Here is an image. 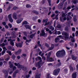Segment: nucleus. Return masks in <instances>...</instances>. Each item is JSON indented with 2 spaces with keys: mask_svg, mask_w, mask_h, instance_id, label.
I'll list each match as a JSON object with an SVG mask.
<instances>
[{
  "mask_svg": "<svg viewBox=\"0 0 78 78\" xmlns=\"http://www.w3.org/2000/svg\"><path fill=\"white\" fill-rule=\"evenodd\" d=\"M56 55L58 58H61L66 55V52L64 50L58 51L56 53Z\"/></svg>",
  "mask_w": 78,
  "mask_h": 78,
  "instance_id": "1",
  "label": "nucleus"
},
{
  "mask_svg": "<svg viewBox=\"0 0 78 78\" xmlns=\"http://www.w3.org/2000/svg\"><path fill=\"white\" fill-rule=\"evenodd\" d=\"M71 14H72V12H68L67 14H66V16H67V18H66V17H64L63 19V20H66V19H67V20L68 21L70 19H72V17H71L70 16Z\"/></svg>",
  "mask_w": 78,
  "mask_h": 78,
  "instance_id": "2",
  "label": "nucleus"
},
{
  "mask_svg": "<svg viewBox=\"0 0 78 78\" xmlns=\"http://www.w3.org/2000/svg\"><path fill=\"white\" fill-rule=\"evenodd\" d=\"M38 60H40V61L36 63V67H38V68H40L41 67V64L42 63V58L40 57H38Z\"/></svg>",
  "mask_w": 78,
  "mask_h": 78,
  "instance_id": "3",
  "label": "nucleus"
},
{
  "mask_svg": "<svg viewBox=\"0 0 78 78\" xmlns=\"http://www.w3.org/2000/svg\"><path fill=\"white\" fill-rule=\"evenodd\" d=\"M59 72H60V69H55L54 70L53 72V74L54 75H58L59 73Z\"/></svg>",
  "mask_w": 78,
  "mask_h": 78,
  "instance_id": "4",
  "label": "nucleus"
},
{
  "mask_svg": "<svg viewBox=\"0 0 78 78\" xmlns=\"http://www.w3.org/2000/svg\"><path fill=\"white\" fill-rule=\"evenodd\" d=\"M62 34L63 35H64V36H65L64 37L65 39H69V35L67 32H63Z\"/></svg>",
  "mask_w": 78,
  "mask_h": 78,
  "instance_id": "5",
  "label": "nucleus"
},
{
  "mask_svg": "<svg viewBox=\"0 0 78 78\" xmlns=\"http://www.w3.org/2000/svg\"><path fill=\"white\" fill-rule=\"evenodd\" d=\"M12 16V14H9L8 16V18L9 22L11 23H12V22H13V20L12 19V16Z\"/></svg>",
  "mask_w": 78,
  "mask_h": 78,
  "instance_id": "6",
  "label": "nucleus"
},
{
  "mask_svg": "<svg viewBox=\"0 0 78 78\" xmlns=\"http://www.w3.org/2000/svg\"><path fill=\"white\" fill-rule=\"evenodd\" d=\"M17 66L18 68H21L23 70H26V68H25V67L22 65H20L19 63V64Z\"/></svg>",
  "mask_w": 78,
  "mask_h": 78,
  "instance_id": "7",
  "label": "nucleus"
},
{
  "mask_svg": "<svg viewBox=\"0 0 78 78\" xmlns=\"http://www.w3.org/2000/svg\"><path fill=\"white\" fill-rule=\"evenodd\" d=\"M3 73L5 74V78H7L8 76V72L7 70H3Z\"/></svg>",
  "mask_w": 78,
  "mask_h": 78,
  "instance_id": "8",
  "label": "nucleus"
},
{
  "mask_svg": "<svg viewBox=\"0 0 78 78\" xmlns=\"http://www.w3.org/2000/svg\"><path fill=\"white\" fill-rule=\"evenodd\" d=\"M63 5H64V2H62L60 3L59 4L58 6V8L59 9H61V8H62L63 7Z\"/></svg>",
  "mask_w": 78,
  "mask_h": 78,
  "instance_id": "9",
  "label": "nucleus"
},
{
  "mask_svg": "<svg viewBox=\"0 0 78 78\" xmlns=\"http://www.w3.org/2000/svg\"><path fill=\"white\" fill-rule=\"evenodd\" d=\"M23 20V18H21L20 19L16 20V23L18 24L22 22V21Z\"/></svg>",
  "mask_w": 78,
  "mask_h": 78,
  "instance_id": "10",
  "label": "nucleus"
},
{
  "mask_svg": "<svg viewBox=\"0 0 78 78\" xmlns=\"http://www.w3.org/2000/svg\"><path fill=\"white\" fill-rule=\"evenodd\" d=\"M69 39H71L70 41L72 42H75V38L72 37L71 35L70 36Z\"/></svg>",
  "mask_w": 78,
  "mask_h": 78,
  "instance_id": "11",
  "label": "nucleus"
},
{
  "mask_svg": "<svg viewBox=\"0 0 78 78\" xmlns=\"http://www.w3.org/2000/svg\"><path fill=\"white\" fill-rule=\"evenodd\" d=\"M40 36H44L45 35V33L44 32V30H41V33H40Z\"/></svg>",
  "mask_w": 78,
  "mask_h": 78,
  "instance_id": "12",
  "label": "nucleus"
},
{
  "mask_svg": "<svg viewBox=\"0 0 78 78\" xmlns=\"http://www.w3.org/2000/svg\"><path fill=\"white\" fill-rule=\"evenodd\" d=\"M3 50H3L2 52V55H4V54L5 53V52H6V50H7V48H6V47H3Z\"/></svg>",
  "mask_w": 78,
  "mask_h": 78,
  "instance_id": "13",
  "label": "nucleus"
},
{
  "mask_svg": "<svg viewBox=\"0 0 78 78\" xmlns=\"http://www.w3.org/2000/svg\"><path fill=\"white\" fill-rule=\"evenodd\" d=\"M47 60L49 62H52L54 61V60L52 58H47Z\"/></svg>",
  "mask_w": 78,
  "mask_h": 78,
  "instance_id": "14",
  "label": "nucleus"
},
{
  "mask_svg": "<svg viewBox=\"0 0 78 78\" xmlns=\"http://www.w3.org/2000/svg\"><path fill=\"white\" fill-rule=\"evenodd\" d=\"M13 17L15 19V20H16V19H17V14L16 12H14L13 13Z\"/></svg>",
  "mask_w": 78,
  "mask_h": 78,
  "instance_id": "15",
  "label": "nucleus"
},
{
  "mask_svg": "<svg viewBox=\"0 0 78 78\" xmlns=\"http://www.w3.org/2000/svg\"><path fill=\"white\" fill-rule=\"evenodd\" d=\"M71 57L73 60H74V61L76 60V59L78 58L77 56H74L73 55H71Z\"/></svg>",
  "mask_w": 78,
  "mask_h": 78,
  "instance_id": "16",
  "label": "nucleus"
},
{
  "mask_svg": "<svg viewBox=\"0 0 78 78\" xmlns=\"http://www.w3.org/2000/svg\"><path fill=\"white\" fill-rule=\"evenodd\" d=\"M36 33H35L34 34H32L30 36H28V37L29 39H33V37L35 36V34H36Z\"/></svg>",
  "mask_w": 78,
  "mask_h": 78,
  "instance_id": "17",
  "label": "nucleus"
},
{
  "mask_svg": "<svg viewBox=\"0 0 78 78\" xmlns=\"http://www.w3.org/2000/svg\"><path fill=\"white\" fill-rule=\"evenodd\" d=\"M22 51V50L21 49H19L17 52H15V55H18L20 54L21 53V52Z\"/></svg>",
  "mask_w": 78,
  "mask_h": 78,
  "instance_id": "18",
  "label": "nucleus"
},
{
  "mask_svg": "<svg viewBox=\"0 0 78 78\" xmlns=\"http://www.w3.org/2000/svg\"><path fill=\"white\" fill-rule=\"evenodd\" d=\"M72 78H76V72L74 73L72 75Z\"/></svg>",
  "mask_w": 78,
  "mask_h": 78,
  "instance_id": "19",
  "label": "nucleus"
},
{
  "mask_svg": "<svg viewBox=\"0 0 78 78\" xmlns=\"http://www.w3.org/2000/svg\"><path fill=\"white\" fill-rule=\"evenodd\" d=\"M24 27H25L26 29H29V30H31V27H30V26L29 25H24Z\"/></svg>",
  "mask_w": 78,
  "mask_h": 78,
  "instance_id": "20",
  "label": "nucleus"
},
{
  "mask_svg": "<svg viewBox=\"0 0 78 78\" xmlns=\"http://www.w3.org/2000/svg\"><path fill=\"white\" fill-rule=\"evenodd\" d=\"M9 62L10 68H12V67H13V64H12V62H11L10 61Z\"/></svg>",
  "mask_w": 78,
  "mask_h": 78,
  "instance_id": "21",
  "label": "nucleus"
},
{
  "mask_svg": "<svg viewBox=\"0 0 78 78\" xmlns=\"http://www.w3.org/2000/svg\"><path fill=\"white\" fill-rule=\"evenodd\" d=\"M35 78H41V74L38 73L37 74H36Z\"/></svg>",
  "mask_w": 78,
  "mask_h": 78,
  "instance_id": "22",
  "label": "nucleus"
},
{
  "mask_svg": "<svg viewBox=\"0 0 78 78\" xmlns=\"http://www.w3.org/2000/svg\"><path fill=\"white\" fill-rule=\"evenodd\" d=\"M55 42L57 43V42L59 41V38L58 37L55 38Z\"/></svg>",
  "mask_w": 78,
  "mask_h": 78,
  "instance_id": "23",
  "label": "nucleus"
},
{
  "mask_svg": "<svg viewBox=\"0 0 78 78\" xmlns=\"http://www.w3.org/2000/svg\"><path fill=\"white\" fill-rule=\"evenodd\" d=\"M54 47H55L54 44H52L51 47L49 48L48 50H51L53 48H54Z\"/></svg>",
  "mask_w": 78,
  "mask_h": 78,
  "instance_id": "24",
  "label": "nucleus"
},
{
  "mask_svg": "<svg viewBox=\"0 0 78 78\" xmlns=\"http://www.w3.org/2000/svg\"><path fill=\"white\" fill-rule=\"evenodd\" d=\"M60 60H58V63L57 65L58 66H60L61 65V63L60 62Z\"/></svg>",
  "mask_w": 78,
  "mask_h": 78,
  "instance_id": "25",
  "label": "nucleus"
},
{
  "mask_svg": "<svg viewBox=\"0 0 78 78\" xmlns=\"http://www.w3.org/2000/svg\"><path fill=\"white\" fill-rule=\"evenodd\" d=\"M73 20L74 22H76L77 20V19H76V16H74L73 17Z\"/></svg>",
  "mask_w": 78,
  "mask_h": 78,
  "instance_id": "26",
  "label": "nucleus"
},
{
  "mask_svg": "<svg viewBox=\"0 0 78 78\" xmlns=\"http://www.w3.org/2000/svg\"><path fill=\"white\" fill-rule=\"evenodd\" d=\"M10 44L12 46H14V43L13 41H12V40H11L10 42Z\"/></svg>",
  "mask_w": 78,
  "mask_h": 78,
  "instance_id": "27",
  "label": "nucleus"
},
{
  "mask_svg": "<svg viewBox=\"0 0 78 78\" xmlns=\"http://www.w3.org/2000/svg\"><path fill=\"white\" fill-rule=\"evenodd\" d=\"M69 69H70V72H73V67L72 66H69Z\"/></svg>",
  "mask_w": 78,
  "mask_h": 78,
  "instance_id": "28",
  "label": "nucleus"
},
{
  "mask_svg": "<svg viewBox=\"0 0 78 78\" xmlns=\"http://www.w3.org/2000/svg\"><path fill=\"white\" fill-rule=\"evenodd\" d=\"M65 30L66 31H69V27H66L65 29Z\"/></svg>",
  "mask_w": 78,
  "mask_h": 78,
  "instance_id": "29",
  "label": "nucleus"
},
{
  "mask_svg": "<svg viewBox=\"0 0 78 78\" xmlns=\"http://www.w3.org/2000/svg\"><path fill=\"white\" fill-rule=\"evenodd\" d=\"M59 16V14H58L56 15L55 16V18H53V19H56V20H58V16Z\"/></svg>",
  "mask_w": 78,
  "mask_h": 78,
  "instance_id": "30",
  "label": "nucleus"
},
{
  "mask_svg": "<svg viewBox=\"0 0 78 78\" xmlns=\"http://www.w3.org/2000/svg\"><path fill=\"white\" fill-rule=\"evenodd\" d=\"M32 12H33V13H35L36 14H38L39 13L38 12H37V11H36V10H34L32 11Z\"/></svg>",
  "mask_w": 78,
  "mask_h": 78,
  "instance_id": "31",
  "label": "nucleus"
},
{
  "mask_svg": "<svg viewBox=\"0 0 78 78\" xmlns=\"http://www.w3.org/2000/svg\"><path fill=\"white\" fill-rule=\"evenodd\" d=\"M26 8H31L32 6L31 5H30L29 4H27L26 5Z\"/></svg>",
  "mask_w": 78,
  "mask_h": 78,
  "instance_id": "32",
  "label": "nucleus"
},
{
  "mask_svg": "<svg viewBox=\"0 0 78 78\" xmlns=\"http://www.w3.org/2000/svg\"><path fill=\"white\" fill-rule=\"evenodd\" d=\"M6 53H9V55L10 56H11V55H12L11 51H6Z\"/></svg>",
  "mask_w": 78,
  "mask_h": 78,
  "instance_id": "33",
  "label": "nucleus"
},
{
  "mask_svg": "<svg viewBox=\"0 0 78 78\" xmlns=\"http://www.w3.org/2000/svg\"><path fill=\"white\" fill-rule=\"evenodd\" d=\"M49 29L50 30H51V31H53V30H55V28L53 27V26H50L49 27Z\"/></svg>",
  "mask_w": 78,
  "mask_h": 78,
  "instance_id": "34",
  "label": "nucleus"
},
{
  "mask_svg": "<svg viewBox=\"0 0 78 78\" xmlns=\"http://www.w3.org/2000/svg\"><path fill=\"white\" fill-rule=\"evenodd\" d=\"M48 19H46L45 20H43V23H46L47 22V21H48Z\"/></svg>",
  "mask_w": 78,
  "mask_h": 78,
  "instance_id": "35",
  "label": "nucleus"
},
{
  "mask_svg": "<svg viewBox=\"0 0 78 78\" xmlns=\"http://www.w3.org/2000/svg\"><path fill=\"white\" fill-rule=\"evenodd\" d=\"M12 58L13 59V60H15V59H16V56H15L14 55H13L12 56Z\"/></svg>",
  "mask_w": 78,
  "mask_h": 78,
  "instance_id": "36",
  "label": "nucleus"
},
{
  "mask_svg": "<svg viewBox=\"0 0 78 78\" xmlns=\"http://www.w3.org/2000/svg\"><path fill=\"white\" fill-rule=\"evenodd\" d=\"M72 3H73L74 4H76V0H72L71 1Z\"/></svg>",
  "mask_w": 78,
  "mask_h": 78,
  "instance_id": "37",
  "label": "nucleus"
},
{
  "mask_svg": "<svg viewBox=\"0 0 78 78\" xmlns=\"http://www.w3.org/2000/svg\"><path fill=\"white\" fill-rule=\"evenodd\" d=\"M41 42H40V41H38L37 44V45L38 46V47H41V44H40V43Z\"/></svg>",
  "mask_w": 78,
  "mask_h": 78,
  "instance_id": "38",
  "label": "nucleus"
},
{
  "mask_svg": "<svg viewBox=\"0 0 78 78\" xmlns=\"http://www.w3.org/2000/svg\"><path fill=\"white\" fill-rule=\"evenodd\" d=\"M47 1L49 3V6H51V0H47Z\"/></svg>",
  "mask_w": 78,
  "mask_h": 78,
  "instance_id": "39",
  "label": "nucleus"
},
{
  "mask_svg": "<svg viewBox=\"0 0 78 78\" xmlns=\"http://www.w3.org/2000/svg\"><path fill=\"white\" fill-rule=\"evenodd\" d=\"M23 34H24V35L25 36H27V33L26 31H24L23 32Z\"/></svg>",
  "mask_w": 78,
  "mask_h": 78,
  "instance_id": "40",
  "label": "nucleus"
},
{
  "mask_svg": "<svg viewBox=\"0 0 78 78\" xmlns=\"http://www.w3.org/2000/svg\"><path fill=\"white\" fill-rule=\"evenodd\" d=\"M65 15L66 14L65 13H64V12H62V17H64Z\"/></svg>",
  "mask_w": 78,
  "mask_h": 78,
  "instance_id": "41",
  "label": "nucleus"
},
{
  "mask_svg": "<svg viewBox=\"0 0 78 78\" xmlns=\"http://www.w3.org/2000/svg\"><path fill=\"white\" fill-rule=\"evenodd\" d=\"M30 41H31V39H30L29 40H26V42H28V43H30Z\"/></svg>",
  "mask_w": 78,
  "mask_h": 78,
  "instance_id": "42",
  "label": "nucleus"
},
{
  "mask_svg": "<svg viewBox=\"0 0 78 78\" xmlns=\"http://www.w3.org/2000/svg\"><path fill=\"white\" fill-rule=\"evenodd\" d=\"M23 25H25V24H28V22L27 21H25L23 23Z\"/></svg>",
  "mask_w": 78,
  "mask_h": 78,
  "instance_id": "43",
  "label": "nucleus"
},
{
  "mask_svg": "<svg viewBox=\"0 0 78 78\" xmlns=\"http://www.w3.org/2000/svg\"><path fill=\"white\" fill-rule=\"evenodd\" d=\"M50 24V22H46L44 24V26H47V25H48Z\"/></svg>",
  "mask_w": 78,
  "mask_h": 78,
  "instance_id": "44",
  "label": "nucleus"
},
{
  "mask_svg": "<svg viewBox=\"0 0 78 78\" xmlns=\"http://www.w3.org/2000/svg\"><path fill=\"white\" fill-rule=\"evenodd\" d=\"M45 46L47 47L48 48H49L50 46H49V45H48V44L46 43L45 44Z\"/></svg>",
  "mask_w": 78,
  "mask_h": 78,
  "instance_id": "45",
  "label": "nucleus"
},
{
  "mask_svg": "<svg viewBox=\"0 0 78 78\" xmlns=\"http://www.w3.org/2000/svg\"><path fill=\"white\" fill-rule=\"evenodd\" d=\"M53 33H55V34H58L57 31L56 30H55L53 31Z\"/></svg>",
  "mask_w": 78,
  "mask_h": 78,
  "instance_id": "46",
  "label": "nucleus"
},
{
  "mask_svg": "<svg viewBox=\"0 0 78 78\" xmlns=\"http://www.w3.org/2000/svg\"><path fill=\"white\" fill-rule=\"evenodd\" d=\"M50 55H51V52H49L48 55L47 56V58H49L50 56Z\"/></svg>",
  "mask_w": 78,
  "mask_h": 78,
  "instance_id": "47",
  "label": "nucleus"
},
{
  "mask_svg": "<svg viewBox=\"0 0 78 78\" xmlns=\"http://www.w3.org/2000/svg\"><path fill=\"white\" fill-rule=\"evenodd\" d=\"M1 46L2 47H5V44L4 43H3L1 44Z\"/></svg>",
  "mask_w": 78,
  "mask_h": 78,
  "instance_id": "48",
  "label": "nucleus"
},
{
  "mask_svg": "<svg viewBox=\"0 0 78 78\" xmlns=\"http://www.w3.org/2000/svg\"><path fill=\"white\" fill-rule=\"evenodd\" d=\"M69 44H70V46H73V43H72V42H71Z\"/></svg>",
  "mask_w": 78,
  "mask_h": 78,
  "instance_id": "49",
  "label": "nucleus"
},
{
  "mask_svg": "<svg viewBox=\"0 0 78 78\" xmlns=\"http://www.w3.org/2000/svg\"><path fill=\"white\" fill-rule=\"evenodd\" d=\"M16 73H14L13 75V78H15V77H16Z\"/></svg>",
  "mask_w": 78,
  "mask_h": 78,
  "instance_id": "50",
  "label": "nucleus"
},
{
  "mask_svg": "<svg viewBox=\"0 0 78 78\" xmlns=\"http://www.w3.org/2000/svg\"><path fill=\"white\" fill-rule=\"evenodd\" d=\"M13 70H11L10 71V72H9V73L10 74V75H11V74H12V73H13Z\"/></svg>",
  "mask_w": 78,
  "mask_h": 78,
  "instance_id": "51",
  "label": "nucleus"
},
{
  "mask_svg": "<svg viewBox=\"0 0 78 78\" xmlns=\"http://www.w3.org/2000/svg\"><path fill=\"white\" fill-rule=\"evenodd\" d=\"M18 9V8L16 6H15L13 7V9L14 10H16V9Z\"/></svg>",
  "mask_w": 78,
  "mask_h": 78,
  "instance_id": "52",
  "label": "nucleus"
},
{
  "mask_svg": "<svg viewBox=\"0 0 78 78\" xmlns=\"http://www.w3.org/2000/svg\"><path fill=\"white\" fill-rule=\"evenodd\" d=\"M46 78H50V74H48V75L46 76Z\"/></svg>",
  "mask_w": 78,
  "mask_h": 78,
  "instance_id": "53",
  "label": "nucleus"
},
{
  "mask_svg": "<svg viewBox=\"0 0 78 78\" xmlns=\"http://www.w3.org/2000/svg\"><path fill=\"white\" fill-rule=\"evenodd\" d=\"M16 68L15 66H14L13 67V70L14 71V70H16Z\"/></svg>",
  "mask_w": 78,
  "mask_h": 78,
  "instance_id": "54",
  "label": "nucleus"
},
{
  "mask_svg": "<svg viewBox=\"0 0 78 78\" xmlns=\"http://www.w3.org/2000/svg\"><path fill=\"white\" fill-rule=\"evenodd\" d=\"M8 25L9 27L10 28H12V25H11V24L10 23H9L8 24Z\"/></svg>",
  "mask_w": 78,
  "mask_h": 78,
  "instance_id": "55",
  "label": "nucleus"
},
{
  "mask_svg": "<svg viewBox=\"0 0 78 78\" xmlns=\"http://www.w3.org/2000/svg\"><path fill=\"white\" fill-rule=\"evenodd\" d=\"M18 45L20 47H22V45L21 43H19Z\"/></svg>",
  "mask_w": 78,
  "mask_h": 78,
  "instance_id": "56",
  "label": "nucleus"
},
{
  "mask_svg": "<svg viewBox=\"0 0 78 78\" xmlns=\"http://www.w3.org/2000/svg\"><path fill=\"white\" fill-rule=\"evenodd\" d=\"M12 49V47H11L9 46L8 47V50H11Z\"/></svg>",
  "mask_w": 78,
  "mask_h": 78,
  "instance_id": "57",
  "label": "nucleus"
},
{
  "mask_svg": "<svg viewBox=\"0 0 78 78\" xmlns=\"http://www.w3.org/2000/svg\"><path fill=\"white\" fill-rule=\"evenodd\" d=\"M61 25H57V27L58 28H61Z\"/></svg>",
  "mask_w": 78,
  "mask_h": 78,
  "instance_id": "58",
  "label": "nucleus"
},
{
  "mask_svg": "<svg viewBox=\"0 0 78 78\" xmlns=\"http://www.w3.org/2000/svg\"><path fill=\"white\" fill-rule=\"evenodd\" d=\"M71 8H72L71 6H68L67 7V9L69 10L70 9H71Z\"/></svg>",
  "mask_w": 78,
  "mask_h": 78,
  "instance_id": "59",
  "label": "nucleus"
},
{
  "mask_svg": "<svg viewBox=\"0 0 78 78\" xmlns=\"http://www.w3.org/2000/svg\"><path fill=\"white\" fill-rule=\"evenodd\" d=\"M42 59H44V60L45 61V60L46 59L45 57L44 56H43V57H42Z\"/></svg>",
  "mask_w": 78,
  "mask_h": 78,
  "instance_id": "60",
  "label": "nucleus"
},
{
  "mask_svg": "<svg viewBox=\"0 0 78 78\" xmlns=\"http://www.w3.org/2000/svg\"><path fill=\"white\" fill-rule=\"evenodd\" d=\"M72 30L73 31H75V27H73L72 28Z\"/></svg>",
  "mask_w": 78,
  "mask_h": 78,
  "instance_id": "61",
  "label": "nucleus"
},
{
  "mask_svg": "<svg viewBox=\"0 0 78 78\" xmlns=\"http://www.w3.org/2000/svg\"><path fill=\"white\" fill-rule=\"evenodd\" d=\"M57 33V34H58V35L59 34H61V31H58Z\"/></svg>",
  "mask_w": 78,
  "mask_h": 78,
  "instance_id": "62",
  "label": "nucleus"
},
{
  "mask_svg": "<svg viewBox=\"0 0 78 78\" xmlns=\"http://www.w3.org/2000/svg\"><path fill=\"white\" fill-rule=\"evenodd\" d=\"M9 57H8L7 58L5 59V61H8L9 59Z\"/></svg>",
  "mask_w": 78,
  "mask_h": 78,
  "instance_id": "63",
  "label": "nucleus"
},
{
  "mask_svg": "<svg viewBox=\"0 0 78 78\" xmlns=\"http://www.w3.org/2000/svg\"><path fill=\"white\" fill-rule=\"evenodd\" d=\"M2 24H3V25H4V26H5V25H6V22H3L2 23Z\"/></svg>",
  "mask_w": 78,
  "mask_h": 78,
  "instance_id": "64",
  "label": "nucleus"
}]
</instances>
